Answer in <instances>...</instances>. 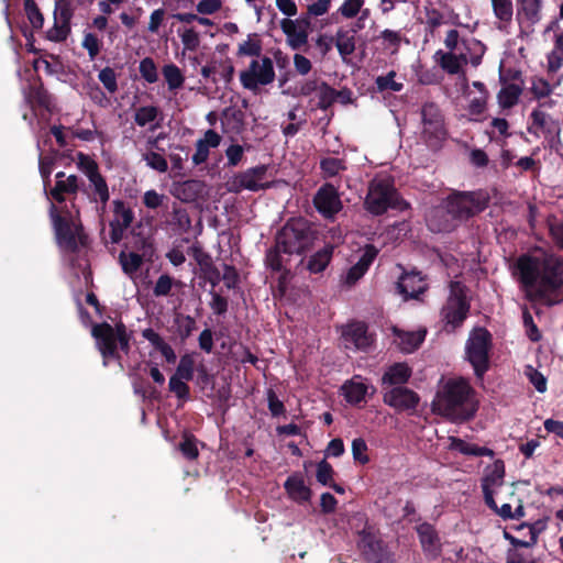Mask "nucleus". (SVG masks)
Listing matches in <instances>:
<instances>
[{"instance_id":"obj_1","label":"nucleus","mask_w":563,"mask_h":563,"mask_svg":"<svg viewBox=\"0 0 563 563\" xmlns=\"http://www.w3.org/2000/svg\"><path fill=\"white\" fill-rule=\"evenodd\" d=\"M526 298L547 307L563 301V261L548 253L521 254L515 263Z\"/></svg>"},{"instance_id":"obj_2","label":"nucleus","mask_w":563,"mask_h":563,"mask_svg":"<svg viewBox=\"0 0 563 563\" xmlns=\"http://www.w3.org/2000/svg\"><path fill=\"white\" fill-rule=\"evenodd\" d=\"M319 241V232L313 224L302 218H290L277 231L274 245L268 249L265 263L275 273L285 269L283 254L303 255L312 251Z\"/></svg>"},{"instance_id":"obj_3","label":"nucleus","mask_w":563,"mask_h":563,"mask_svg":"<svg viewBox=\"0 0 563 563\" xmlns=\"http://www.w3.org/2000/svg\"><path fill=\"white\" fill-rule=\"evenodd\" d=\"M434 410L449 421L463 423L472 420L479 408L476 390L464 377L449 378L437 393Z\"/></svg>"},{"instance_id":"obj_4","label":"nucleus","mask_w":563,"mask_h":563,"mask_svg":"<svg viewBox=\"0 0 563 563\" xmlns=\"http://www.w3.org/2000/svg\"><path fill=\"white\" fill-rule=\"evenodd\" d=\"M91 335L95 339L97 350L102 356L104 366L108 365L109 360L120 361V352L129 354L131 351L132 332L128 330L122 320L115 322L114 325L106 321L93 323Z\"/></svg>"},{"instance_id":"obj_5","label":"nucleus","mask_w":563,"mask_h":563,"mask_svg":"<svg viewBox=\"0 0 563 563\" xmlns=\"http://www.w3.org/2000/svg\"><path fill=\"white\" fill-rule=\"evenodd\" d=\"M48 213L59 247L66 252L76 253L79 250V244L86 245L87 235L84 233V228L74 222L73 214L67 207L58 209L54 202H51Z\"/></svg>"},{"instance_id":"obj_6","label":"nucleus","mask_w":563,"mask_h":563,"mask_svg":"<svg viewBox=\"0 0 563 563\" xmlns=\"http://www.w3.org/2000/svg\"><path fill=\"white\" fill-rule=\"evenodd\" d=\"M366 209L375 216L384 214L388 209L400 211L409 208V203L400 197L393 181L388 179L373 180L365 198Z\"/></svg>"},{"instance_id":"obj_7","label":"nucleus","mask_w":563,"mask_h":563,"mask_svg":"<svg viewBox=\"0 0 563 563\" xmlns=\"http://www.w3.org/2000/svg\"><path fill=\"white\" fill-rule=\"evenodd\" d=\"M449 212L462 224L483 212L489 203V196L482 191H459L454 190L444 200Z\"/></svg>"},{"instance_id":"obj_8","label":"nucleus","mask_w":563,"mask_h":563,"mask_svg":"<svg viewBox=\"0 0 563 563\" xmlns=\"http://www.w3.org/2000/svg\"><path fill=\"white\" fill-rule=\"evenodd\" d=\"M492 349V334L486 328L474 329L465 344L466 360L474 369L476 378L483 379L489 369V352Z\"/></svg>"},{"instance_id":"obj_9","label":"nucleus","mask_w":563,"mask_h":563,"mask_svg":"<svg viewBox=\"0 0 563 563\" xmlns=\"http://www.w3.org/2000/svg\"><path fill=\"white\" fill-rule=\"evenodd\" d=\"M471 302L467 298V288L460 282L450 283V295L441 309V316L450 331H455L470 314Z\"/></svg>"},{"instance_id":"obj_10","label":"nucleus","mask_w":563,"mask_h":563,"mask_svg":"<svg viewBox=\"0 0 563 563\" xmlns=\"http://www.w3.org/2000/svg\"><path fill=\"white\" fill-rule=\"evenodd\" d=\"M275 78L274 62L266 55L252 59L249 67L240 73L242 87L253 92H257L262 86L273 84Z\"/></svg>"},{"instance_id":"obj_11","label":"nucleus","mask_w":563,"mask_h":563,"mask_svg":"<svg viewBox=\"0 0 563 563\" xmlns=\"http://www.w3.org/2000/svg\"><path fill=\"white\" fill-rule=\"evenodd\" d=\"M76 166L87 176L93 189L90 200L95 202L99 200L104 207L110 199V192L106 178L100 174L98 163L89 155L78 152L76 154Z\"/></svg>"},{"instance_id":"obj_12","label":"nucleus","mask_w":563,"mask_h":563,"mask_svg":"<svg viewBox=\"0 0 563 563\" xmlns=\"http://www.w3.org/2000/svg\"><path fill=\"white\" fill-rule=\"evenodd\" d=\"M421 118L423 123V137L429 147H438L445 139L444 117L440 107L429 101L421 108Z\"/></svg>"},{"instance_id":"obj_13","label":"nucleus","mask_w":563,"mask_h":563,"mask_svg":"<svg viewBox=\"0 0 563 563\" xmlns=\"http://www.w3.org/2000/svg\"><path fill=\"white\" fill-rule=\"evenodd\" d=\"M527 131L536 137H540V135L543 134L550 148L558 150L562 144L561 124L559 120L553 119L550 114L540 109H533L530 113V123Z\"/></svg>"},{"instance_id":"obj_14","label":"nucleus","mask_w":563,"mask_h":563,"mask_svg":"<svg viewBox=\"0 0 563 563\" xmlns=\"http://www.w3.org/2000/svg\"><path fill=\"white\" fill-rule=\"evenodd\" d=\"M313 206L323 218L332 219L342 209L336 188L332 184H323L313 196Z\"/></svg>"},{"instance_id":"obj_15","label":"nucleus","mask_w":563,"mask_h":563,"mask_svg":"<svg viewBox=\"0 0 563 563\" xmlns=\"http://www.w3.org/2000/svg\"><path fill=\"white\" fill-rule=\"evenodd\" d=\"M267 174L266 165H258L238 174L232 183L231 191L240 192L242 189L258 191L269 188V184L265 183Z\"/></svg>"},{"instance_id":"obj_16","label":"nucleus","mask_w":563,"mask_h":563,"mask_svg":"<svg viewBox=\"0 0 563 563\" xmlns=\"http://www.w3.org/2000/svg\"><path fill=\"white\" fill-rule=\"evenodd\" d=\"M383 400L398 411L415 409L419 404V396L412 389L397 386L384 394Z\"/></svg>"},{"instance_id":"obj_17","label":"nucleus","mask_w":563,"mask_h":563,"mask_svg":"<svg viewBox=\"0 0 563 563\" xmlns=\"http://www.w3.org/2000/svg\"><path fill=\"white\" fill-rule=\"evenodd\" d=\"M377 255L378 249L373 244H366L358 261L344 275L343 284L354 286L366 274Z\"/></svg>"},{"instance_id":"obj_18","label":"nucleus","mask_w":563,"mask_h":563,"mask_svg":"<svg viewBox=\"0 0 563 563\" xmlns=\"http://www.w3.org/2000/svg\"><path fill=\"white\" fill-rule=\"evenodd\" d=\"M397 291L405 300L418 299L428 289V285L419 272H405L396 284Z\"/></svg>"},{"instance_id":"obj_19","label":"nucleus","mask_w":563,"mask_h":563,"mask_svg":"<svg viewBox=\"0 0 563 563\" xmlns=\"http://www.w3.org/2000/svg\"><path fill=\"white\" fill-rule=\"evenodd\" d=\"M342 339L346 349L354 347L355 350L366 351L372 344L367 327L363 322H354L346 325L342 332Z\"/></svg>"},{"instance_id":"obj_20","label":"nucleus","mask_w":563,"mask_h":563,"mask_svg":"<svg viewBox=\"0 0 563 563\" xmlns=\"http://www.w3.org/2000/svg\"><path fill=\"white\" fill-rule=\"evenodd\" d=\"M416 531L422 548V551L432 559L441 554L442 545L435 528L429 522H422L416 527Z\"/></svg>"},{"instance_id":"obj_21","label":"nucleus","mask_w":563,"mask_h":563,"mask_svg":"<svg viewBox=\"0 0 563 563\" xmlns=\"http://www.w3.org/2000/svg\"><path fill=\"white\" fill-rule=\"evenodd\" d=\"M301 23L309 25L308 21H298L285 18L280 21V29L287 37V44L292 49H299L308 42V33L305 27H301Z\"/></svg>"},{"instance_id":"obj_22","label":"nucleus","mask_w":563,"mask_h":563,"mask_svg":"<svg viewBox=\"0 0 563 563\" xmlns=\"http://www.w3.org/2000/svg\"><path fill=\"white\" fill-rule=\"evenodd\" d=\"M460 225V221L449 212V208L445 205L443 208L434 210L428 219L429 229L435 233H450Z\"/></svg>"},{"instance_id":"obj_23","label":"nucleus","mask_w":563,"mask_h":563,"mask_svg":"<svg viewBox=\"0 0 563 563\" xmlns=\"http://www.w3.org/2000/svg\"><path fill=\"white\" fill-rule=\"evenodd\" d=\"M222 141L221 135L214 130H207L202 139L196 142V152L192 155L194 166H199L207 162L209 150L217 148Z\"/></svg>"},{"instance_id":"obj_24","label":"nucleus","mask_w":563,"mask_h":563,"mask_svg":"<svg viewBox=\"0 0 563 563\" xmlns=\"http://www.w3.org/2000/svg\"><path fill=\"white\" fill-rule=\"evenodd\" d=\"M80 189L79 178L77 175H69L65 180H55V185L46 192L51 199L57 203L66 201V196L77 195Z\"/></svg>"},{"instance_id":"obj_25","label":"nucleus","mask_w":563,"mask_h":563,"mask_svg":"<svg viewBox=\"0 0 563 563\" xmlns=\"http://www.w3.org/2000/svg\"><path fill=\"white\" fill-rule=\"evenodd\" d=\"M358 548L367 562L375 560L376 556L388 549L382 539L367 530L360 532Z\"/></svg>"},{"instance_id":"obj_26","label":"nucleus","mask_w":563,"mask_h":563,"mask_svg":"<svg viewBox=\"0 0 563 563\" xmlns=\"http://www.w3.org/2000/svg\"><path fill=\"white\" fill-rule=\"evenodd\" d=\"M205 183L198 179H188L176 184L173 195L183 202H195L202 197L205 192Z\"/></svg>"},{"instance_id":"obj_27","label":"nucleus","mask_w":563,"mask_h":563,"mask_svg":"<svg viewBox=\"0 0 563 563\" xmlns=\"http://www.w3.org/2000/svg\"><path fill=\"white\" fill-rule=\"evenodd\" d=\"M490 4L496 19V29L508 33L514 19L512 0H490Z\"/></svg>"},{"instance_id":"obj_28","label":"nucleus","mask_w":563,"mask_h":563,"mask_svg":"<svg viewBox=\"0 0 563 563\" xmlns=\"http://www.w3.org/2000/svg\"><path fill=\"white\" fill-rule=\"evenodd\" d=\"M334 245L327 243L306 260V269L310 274H320L325 271L332 261Z\"/></svg>"},{"instance_id":"obj_29","label":"nucleus","mask_w":563,"mask_h":563,"mask_svg":"<svg viewBox=\"0 0 563 563\" xmlns=\"http://www.w3.org/2000/svg\"><path fill=\"white\" fill-rule=\"evenodd\" d=\"M26 101L32 109L41 108L48 112L53 109L52 95L44 87L41 79L30 86V91L26 96Z\"/></svg>"},{"instance_id":"obj_30","label":"nucleus","mask_w":563,"mask_h":563,"mask_svg":"<svg viewBox=\"0 0 563 563\" xmlns=\"http://www.w3.org/2000/svg\"><path fill=\"white\" fill-rule=\"evenodd\" d=\"M284 487L296 501L305 503L311 498V489L306 486L301 474H292L285 481Z\"/></svg>"},{"instance_id":"obj_31","label":"nucleus","mask_w":563,"mask_h":563,"mask_svg":"<svg viewBox=\"0 0 563 563\" xmlns=\"http://www.w3.org/2000/svg\"><path fill=\"white\" fill-rule=\"evenodd\" d=\"M449 449L452 451H457L464 455L472 456H489L493 457L495 452L487 446H479L477 444H472L464 441L461 438L450 437V445Z\"/></svg>"},{"instance_id":"obj_32","label":"nucleus","mask_w":563,"mask_h":563,"mask_svg":"<svg viewBox=\"0 0 563 563\" xmlns=\"http://www.w3.org/2000/svg\"><path fill=\"white\" fill-rule=\"evenodd\" d=\"M411 376V368L406 363H395L389 366L382 377L383 384L402 385L406 384Z\"/></svg>"},{"instance_id":"obj_33","label":"nucleus","mask_w":563,"mask_h":563,"mask_svg":"<svg viewBox=\"0 0 563 563\" xmlns=\"http://www.w3.org/2000/svg\"><path fill=\"white\" fill-rule=\"evenodd\" d=\"M542 0H521L517 9V19L521 16L529 23L534 25L541 20Z\"/></svg>"},{"instance_id":"obj_34","label":"nucleus","mask_w":563,"mask_h":563,"mask_svg":"<svg viewBox=\"0 0 563 563\" xmlns=\"http://www.w3.org/2000/svg\"><path fill=\"white\" fill-rule=\"evenodd\" d=\"M355 33L356 30L339 29L335 34V46L340 56L345 59L355 51Z\"/></svg>"},{"instance_id":"obj_35","label":"nucleus","mask_w":563,"mask_h":563,"mask_svg":"<svg viewBox=\"0 0 563 563\" xmlns=\"http://www.w3.org/2000/svg\"><path fill=\"white\" fill-rule=\"evenodd\" d=\"M368 386L362 382L354 379L347 380L342 386V391L345 400L351 405H357L365 401Z\"/></svg>"},{"instance_id":"obj_36","label":"nucleus","mask_w":563,"mask_h":563,"mask_svg":"<svg viewBox=\"0 0 563 563\" xmlns=\"http://www.w3.org/2000/svg\"><path fill=\"white\" fill-rule=\"evenodd\" d=\"M434 62L440 68L449 75L462 74L461 67L457 63V54L452 52H443L439 49L433 55Z\"/></svg>"},{"instance_id":"obj_37","label":"nucleus","mask_w":563,"mask_h":563,"mask_svg":"<svg viewBox=\"0 0 563 563\" xmlns=\"http://www.w3.org/2000/svg\"><path fill=\"white\" fill-rule=\"evenodd\" d=\"M522 93V89L516 84H508L497 93V101L501 109L515 107Z\"/></svg>"},{"instance_id":"obj_38","label":"nucleus","mask_w":563,"mask_h":563,"mask_svg":"<svg viewBox=\"0 0 563 563\" xmlns=\"http://www.w3.org/2000/svg\"><path fill=\"white\" fill-rule=\"evenodd\" d=\"M262 51V41L256 33H253L249 34L246 41L239 44L236 55L239 57L250 56L256 59L263 56Z\"/></svg>"},{"instance_id":"obj_39","label":"nucleus","mask_w":563,"mask_h":563,"mask_svg":"<svg viewBox=\"0 0 563 563\" xmlns=\"http://www.w3.org/2000/svg\"><path fill=\"white\" fill-rule=\"evenodd\" d=\"M134 219V213L130 207L123 200H114L113 201V219L110 223L115 224V222L125 229H128Z\"/></svg>"},{"instance_id":"obj_40","label":"nucleus","mask_w":563,"mask_h":563,"mask_svg":"<svg viewBox=\"0 0 563 563\" xmlns=\"http://www.w3.org/2000/svg\"><path fill=\"white\" fill-rule=\"evenodd\" d=\"M187 253L192 256L199 265L201 275L214 266L211 255L203 250L199 242H195L190 247H188Z\"/></svg>"},{"instance_id":"obj_41","label":"nucleus","mask_w":563,"mask_h":563,"mask_svg":"<svg viewBox=\"0 0 563 563\" xmlns=\"http://www.w3.org/2000/svg\"><path fill=\"white\" fill-rule=\"evenodd\" d=\"M346 162L343 158L324 157L320 161V170L323 178H333L346 170Z\"/></svg>"},{"instance_id":"obj_42","label":"nucleus","mask_w":563,"mask_h":563,"mask_svg":"<svg viewBox=\"0 0 563 563\" xmlns=\"http://www.w3.org/2000/svg\"><path fill=\"white\" fill-rule=\"evenodd\" d=\"M162 74L169 90H178L183 87L185 82V76L177 65L173 63L164 65L162 68Z\"/></svg>"},{"instance_id":"obj_43","label":"nucleus","mask_w":563,"mask_h":563,"mask_svg":"<svg viewBox=\"0 0 563 563\" xmlns=\"http://www.w3.org/2000/svg\"><path fill=\"white\" fill-rule=\"evenodd\" d=\"M317 93L319 99L317 107L321 110H328L339 97H342L344 91H338L328 82L322 81L321 87Z\"/></svg>"},{"instance_id":"obj_44","label":"nucleus","mask_w":563,"mask_h":563,"mask_svg":"<svg viewBox=\"0 0 563 563\" xmlns=\"http://www.w3.org/2000/svg\"><path fill=\"white\" fill-rule=\"evenodd\" d=\"M74 5L71 0H56L54 9V21L64 25H71Z\"/></svg>"},{"instance_id":"obj_45","label":"nucleus","mask_w":563,"mask_h":563,"mask_svg":"<svg viewBox=\"0 0 563 563\" xmlns=\"http://www.w3.org/2000/svg\"><path fill=\"white\" fill-rule=\"evenodd\" d=\"M143 257L144 256L135 251L129 254L122 251L119 255V260L123 272L129 275L137 272L143 264Z\"/></svg>"},{"instance_id":"obj_46","label":"nucleus","mask_w":563,"mask_h":563,"mask_svg":"<svg viewBox=\"0 0 563 563\" xmlns=\"http://www.w3.org/2000/svg\"><path fill=\"white\" fill-rule=\"evenodd\" d=\"M159 113L161 111L156 106L140 107L135 110L134 122L139 126H145L146 124L154 122L158 118Z\"/></svg>"},{"instance_id":"obj_47","label":"nucleus","mask_w":563,"mask_h":563,"mask_svg":"<svg viewBox=\"0 0 563 563\" xmlns=\"http://www.w3.org/2000/svg\"><path fill=\"white\" fill-rule=\"evenodd\" d=\"M395 77H396L395 70H390L385 76H378L375 79V85H376L377 90L379 92H384V91L399 92V91H401L404 88V84L396 81Z\"/></svg>"},{"instance_id":"obj_48","label":"nucleus","mask_w":563,"mask_h":563,"mask_svg":"<svg viewBox=\"0 0 563 563\" xmlns=\"http://www.w3.org/2000/svg\"><path fill=\"white\" fill-rule=\"evenodd\" d=\"M24 11L27 20L34 30H40L44 25V15L41 12L35 0H24Z\"/></svg>"},{"instance_id":"obj_49","label":"nucleus","mask_w":563,"mask_h":563,"mask_svg":"<svg viewBox=\"0 0 563 563\" xmlns=\"http://www.w3.org/2000/svg\"><path fill=\"white\" fill-rule=\"evenodd\" d=\"M505 477V463L503 460H496L488 474L483 478L482 485L500 486Z\"/></svg>"},{"instance_id":"obj_50","label":"nucleus","mask_w":563,"mask_h":563,"mask_svg":"<svg viewBox=\"0 0 563 563\" xmlns=\"http://www.w3.org/2000/svg\"><path fill=\"white\" fill-rule=\"evenodd\" d=\"M547 224L554 244L563 250V220L551 214L547 219Z\"/></svg>"},{"instance_id":"obj_51","label":"nucleus","mask_w":563,"mask_h":563,"mask_svg":"<svg viewBox=\"0 0 563 563\" xmlns=\"http://www.w3.org/2000/svg\"><path fill=\"white\" fill-rule=\"evenodd\" d=\"M139 71L141 77L148 84H154L158 80L157 67L152 57H145L140 62Z\"/></svg>"},{"instance_id":"obj_52","label":"nucleus","mask_w":563,"mask_h":563,"mask_svg":"<svg viewBox=\"0 0 563 563\" xmlns=\"http://www.w3.org/2000/svg\"><path fill=\"white\" fill-rule=\"evenodd\" d=\"M195 372V361L191 355L185 354L180 357L174 376L184 378L186 382L192 380Z\"/></svg>"},{"instance_id":"obj_53","label":"nucleus","mask_w":563,"mask_h":563,"mask_svg":"<svg viewBox=\"0 0 563 563\" xmlns=\"http://www.w3.org/2000/svg\"><path fill=\"white\" fill-rule=\"evenodd\" d=\"M169 390L183 401H187L190 398V387L184 378L172 376L168 383Z\"/></svg>"},{"instance_id":"obj_54","label":"nucleus","mask_w":563,"mask_h":563,"mask_svg":"<svg viewBox=\"0 0 563 563\" xmlns=\"http://www.w3.org/2000/svg\"><path fill=\"white\" fill-rule=\"evenodd\" d=\"M55 165V158L52 156H43L40 154L38 157V170L43 180L44 190L46 191L51 185V174Z\"/></svg>"},{"instance_id":"obj_55","label":"nucleus","mask_w":563,"mask_h":563,"mask_svg":"<svg viewBox=\"0 0 563 563\" xmlns=\"http://www.w3.org/2000/svg\"><path fill=\"white\" fill-rule=\"evenodd\" d=\"M71 32V25L54 21L53 26L46 32V38L51 42L62 43L67 40Z\"/></svg>"},{"instance_id":"obj_56","label":"nucleus","mask_w":563,"mask_h":563,"mask_svg":"<svg viewBox=\"0 0 563 563\" xmlns=\"http://www.w3.org/2000/svg\"><path fill=\"white\" fill-rule=\"evenodd\" d=\"M81 46L88 52V56L93 60L102 48V43L95 33H85Z\"/></svg>"},{"instance_id":"obj_57","label":"nucleus","mask_w":563,"mask_h":563,"mask_svg":"<svg viewBox=\"0 0 563 563\" xmlns=\"http://www.w3.org/2000/svg\"><path fill=\"white\" fill-rule=\"evenodd\" d=\"M131 244L132 249L142 256L152 255L153 253V242L150 236L133 233Z\"/></svg>"},{"instance_id":"obj_58","label":"nucleus","mask_w":563,"mask_h":563,"mask_svg":"<svg viewBox=\"0 0 563 563\" xmlns=\"http://www.w3.org/2000/svg\"><path fill=\"white\" fill-rule=\"evenodd\" d=\"M553 89L550 82L542 77H533L531 80V93L538 100L549 97Z\"/></svg>"},{"instance_id":"obj_59","label":"nucleus","mask_w":563,"mask_h":563,"mask_svg":"<svg viewBox=\"0 0 563 563\" xmlns=\"http://www.w3.org/2000/svg\"><path fill=\"white\" fill-rule=\"evenodd\" d=\"M177 333L181 341L187 340L196 330V320L190 316L176 318Z\"/></svg>"},{"instance_id":"obj_60","label":"nucleus","mask_w":563,"mask_h":563,"mask_svg":"<svg viewBox=\"0 0 563 563\" xmlns=\"http://www.w3.org/2000/svg\"><path fill=\"white\" fill-rule=\"evenodd\" d=\"M98 79L110 93H114L118 90L117 74L111 67L107 66L101 69L98 74Z\"/></svg>"},{"instance_id":"obj_61","label":"nucleus","mask_w":563,"mask_h":563,"mask_svg":"<svg viewBox=\"0 0 563 563\" xmlns=\"http://www.w3.org/2000/svg\"><path fill=\"white\" fill-rule=\"evenodd\" d=\"M179 451L187 460H196L199 455L196 438L194 435H185L184 440L179 443Z\"/></svg>"},{"instance_id":"obj_62","label":"nucleus","mask_w":563,"mask_h":563,"mask_svg":"<svg viewBox=\"0 0 563 563\" xmlns=\"http://www.w3.org/2000/svg\"><path fill=\"white\" fill-rule=\"evenodd\" d=\"M489 95H479L470 100L467 111L472 117H481L487 110Z\"/></svg>"},{"instance_id":"obj_63","label":"nucleus","mask_w":563,"mask_h":563,"mask_svg":"<svg viewBox=\"0 0 563 563\" xmlns=\"http://www.w3.org/2000/svg\"><path fill=\"white\" fill-rule=\"evenodd\" d=\"M367 444L364 439L356 438L352 441V454L353 459L361 464H367L369 462V457L367 455Z\"/></svg>"},{"instance_id":"obj_64","label":"nucleus","mask_w":563,"mask_h":563,"mask_svg":"<svg viewBox=\"0 0 563 563\" xmlns=\"http://www.w3.org/2000/svg\"><path fill=\"white\" fill-rule=\"evenodd\" d=\"M334 471L332 465L327 462L325 460H322L317 465V481L323 485L328 486L333 481Z\"/></svg>"}]
</instances>
